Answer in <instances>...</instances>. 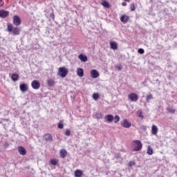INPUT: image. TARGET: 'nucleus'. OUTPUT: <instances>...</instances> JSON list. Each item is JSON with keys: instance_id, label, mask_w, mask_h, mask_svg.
<instances>
[{"instance_id": "f257e3e1", "label": "nucleus", "mask_w": 177, "mask_h": 177, "mask_svg": "<svg viewBox=\"0 0 177 177\" xmlns=\"http://www.w3.org/2000/svg\"><path fill=\"white\" fill-rule=\"evenodd\" d=\"M67 74H68V69L66 67H60L58 69V75L61 77V78H66L67 77Z\"/></svg>"}, {"instance_id": "f03ea898", "label": "nucleus", "mask_w": 177, "mask_h": 177, "mask_svg": "<svg viewBox=\"0 0 177 177\" xmlns=\"http://www.w3.org/2000/svg\"><path fill=\"white\" fill-rule=\"evenodd\" d=\"M7 31H8V32H12L14 35H19V34H20V29H19V28H13V25L12 24L8 25Z\"/></svg>"}, {"instance_id": "7ed1b4c3", "label": "nucleus", "mask_w": 177, "mask_h": 177, "mask_svg": "<svg viewBox=\"0 0 177 177\" xmlns=\"http://www.w3.org/2000/svg\"><path fill=\"white\" fill-rule=\"evenodd\" d=\"M133 145H134V149L133 151H140L142 150V142L139 140H136L133 141Z\"/></svg>"}, {"instance_id": "20e7f679", "label": "nucleus", "mask_w": 177, "mask_h": 177, "mask_svg": "<svg viewBox=\"0 0 177 177\" xmlns=\"http://www.w3.org/2000/svg\"><path fill=\"white\" fill-rule=\"evenodd\" d=\"M31 86L33 89H39L41 88V83L38 80H33L31 83Z\"/></svg>"}, {"instance_id": "39448f33", "label": "nucleus", "mask_w": 177, "mask_h": 177, "mask_svg": "<svg viewBox=\"0 0 177 177\" xmlns=\"http://www.w3.org/2000/svg\"><path fill=\"white\" fill-rule=\"evenodd\" d=\"M120 124L123 128H131V127H132V123L129 122L127 119H124L123 121L120 122Z\"/></svg>"}, {"instance_id": "423d86ee", "label": "nucleus", "mask_w": 177, "mask_h": 177, "mask_svg": "<svg viewBox=\"0 0 177 177\" xmlns=\"http://www.w3.org/2000/svg\"><path fill=\"white\" fill-rule=\"evenodd\" d=\"M13 24L18 27V26H20L21 24V20L20 19V17L18 15H15L13 17Z\"/></svg>"}, {"instance_id": "0eeeda50", "label": "nucleus", "mask_w": 177, "mask_h": 177, "mask_svg": "<svg viewBox=\"0 0 177 177\" xmlns=\"http://www.w3.org/2000/svg\"><path fill=\"white\" fill-rule=\"evenodd\" d=\"M128 97L131 100V102H138V100L139 99L138 94L135 93L129 94Z\"/></svg>"}, {"instance_id": "6e6552de", "label": "nucleus", "mask_w": 177, "mask_h": 177, "mask_svg": "<svg viewBox=\"0 0 177 177\" xmlns=\"http://www.w3.org/2000/svg\"><path fill=\"white\" fill-rule=\"evenodd\" d=\"M19 88L21 92H23V93L27 92L28 91V85L27 84H21L19 86Z\"/></svg>"}, {"instance_id": "1a4fd4ad", "label": "nucleus", "mask_w": 177, "mask_h": 177, "mask_svg": "<svg viewBox=\"0 0 177 177\" xmlns=\"http://www.w3.org/2000/svg\"><path fill=\"white\" fill-rule=\"evenodd\" d=\"M120 21L122 23H123V24H127V23H128V21H129V17H128V15H123L120 17Z\"/></svg>"}, {"instance_id": "9d476101", "label": "nucleus", "mask_w": 177, "mask_h": 177, "mask_svg": "<svg viewBox=\"0 0 177 177\" xmlns=\"http://www.w3.org/2000/svg\"><path fill=\"white\" fill-rule=\"evenodd\" d=\"M9 16V11L5 10H0V17L5 19Z\"/></svg>"}, {"instance_id": "9b49d317", "label": "nucleus", "mask_w": 177, "mask_h": 177, "mask_svg": "<svg viewBox=\"0 0 177 177\" xmlns=\"http://www.w3.org/2000/svg\"><path fill=\"white\" fill-rule=\"evenodd\" d=\"M18 151L21 156H26L27 154V151L24 147L20 146L18 147Z\"/></svg>"}, {"instance_id": "f8f14e48", "label": "nucleus", "mask_w": 177, "mask_h": 177, "mask_svg": "<svg viewBox=\"0 0 177 177\" xmlns=\"http://www.w3.org/2000/svg\"><path fill=\"white\" fill-rule=\"evenodd\" d=\"M99 75V72H97L95 69H93L91 71V78H97Z\"/></svg>"}, {"instance_id": "ddd939ff", "label": "nucleus", "mask_w": 177, "mask_h": 177, "mask_svg": "<svg viewBox=\"0 0 177 177\" xmlns=\"http://www.w3.org/2000/svg\"><path fill=\"white\" fill-rule=\"evenodd\" d=\"M104 120H106V122H111L114 121V116L113 115H106L104 117Z\"/></svg>"}, {"instance_id": "4468645a", "label": "nucleus", "mask_w": 177, "mask_h": 177, "mask_svg": "<svg viewBox=\"0 0 177 177\" xmlns=\"http://www.w3.org/2000/svg\"><path fill=\"white\" fill-rule=\"evenodd\" d=\"M44 139L46 142H52V140H53V137L52 136V134L48 133L44 135Z\"/></svg>"}, {"instance_id": "2eb2a0df", "label": "nucleus", "mask_w": 177, "mask_h": 177, "mask_svg": "<svg viewBox=\"0 0 177 177\" xmlns=\"http://www.w3.org/2000/svg\"><path fill=\"white\" fill-rule=\"evenodd\" d=\"M84 175V171L80 169H77L75 171V177H82Z\"/></svg>"}, {"instance_id": "dca6fc26", "label": "nucleus", "mask_w": 177, "mask_h": 177, "mask_svg": "<svg viewBox=\"0 0 177 177\" xmlns=\"http://www.w3.org/2000/svg\"><path fill=\"white\" fill-rule=\"evenodd\" d=\"M111 49H113V50H115L118 49V44L115 41H111L110 43Z\"/></svg>"}, {"instance_id": "f3484780", "label": "nucleus", "mask_w": 177, "mask_h": 177, "mask_svg": "<svg viewBox=\"0 0 177 177\" xmlns=\"http://www.w3.org/2000/svg\"><path fill=\"white\" fill-rule=\"evenodd\" d=\"M158 132V128L156 125H152L151 127V134L152 135H157V133Z\"/></svg>"}, {"instance_id": "a211bd4d", "label": "nucleus", "mask_w": 177, "mask_h": 177, "mask_svg": "<svg viewBox=\"0 0 177 177\" xmlns=\"http://www.w3.org/2000/svg\"><path fill=\"white\" fill-rule=\"evenodd\" d=\"M78 58L80 59V60H81V62H88V57H86V55H84L83 54H80L78 56Z\"/></svg>"}, {"instance_id": "6ab92c4d", "label": "nucleus", "mask_w": 177, "mask_h": 177, "mask_svg": "<svg viewBox=\"0 0 177 177\" xmlns=\"http://www.w3.org/2000/svg\"><path fill=\"white\" fill-rule=\"evenodd\" d=\"M101 5H102V6H104V8H110V3H109V1L106 0H101Z\"/></svg>"}, {"instance_id": "aec40b11", "label": "nucleus", "mask_w": 177, "mask_h": 177, "mask_svg": "<svg viewBox=\"0 0 177 177\" xmlns=\"http://www.w3.org/2000/svg\"><path fill=\"white\" fill-rule=\"evenodd\" d=\"M77 74L78 75V77H84V69L79 68L77 70Z\"/></svg>"}, {"instance_id": "412c9836", "label": "nucleus", "mask_w": 177, "mask_h": 177, "mask_svg": "<svg viewBox=\"0 0 177 177\" xmlns=\"http://www.w3.org/2000/svg\"><path fill=\"white\" fill-rule=\"evenodd\" d=\"M60 157L62 158H64L67 156V151L66 149H61L60 152Z\"/></svg>"}, {"instance_id": "4be33fe9", "label": "nucleus", "mask_w": 177, "mask_h": 177, "mask_svg": "<svg viewBox=\"0 0 177 177\" xmlns=\"http://www.w3.org/2000/svg\"><path fill=\"white\" fill-rule=\"evenodd\" d=\"M0 124H3L5 129L8 128V125L10 124V122L7 120H3L2 122H0Z\"/></svg>"}, {"instance_id": "5701e85b", "label": "nucleus", "mask_w": 177, "mask_h": 177, "mask_svg": "<svg viewBox=\"0 0 177 177\" xmlns=\"http://www.w3.org/2000/svg\"><path fill=\"white\" fill-rule=\"evenodd\" d=\"M11 80L16 82V81H19V75L16 73H13L11 76Z\"/></svg>"}, {"instance_id": "b1692460", "label": "nucleus", "mask_w": 177, "mask_h": 177, "mask_svg": "<svg viewBox=\"0 0 177 177\" xmlns=\"http://www.w3.org/2000/svg\"><path fill=\"white\" fill-rule=\"evenodd\" d=\"M55 80H52V79H48L47 80V84L48 85V86H53V85H55Z\"/></svg>"}, {"instance_id": "393cba45", "label": "nucleus", "mask_w": 177, "mask_h": 177, "mask_svg": "<svg viewBox=\"0 0 177 177\" xmlns=\"http://www.w3.org/2000/svg\"><path fill=\"white\" fill-rule=\"evenodd\" d=\"M147 154H149V156H151L153 154V148H151V147H150V145H149L147 147Z\"/></svg>"}, {"instance_id": "a878e982", "label": "nucleus", "mask_w": 177, "mask_h": 177, "mask_svg": "<svg viewBox=\"0 0 177 177\" xmlns=\"http://www.w3.org/2000/svg\"><path fill=\"white\" fill-rule=\"evenodd\" d=\"M167 110L170 114H175V113H176V110L175 109L167 108Z\"/></svg>"}, {"instance_id": "bb28decb", "label": "nucleus", "mask_w": 177, "mask_h": 177, "mask_svg": "<svg viewBox=\"0 0 177 177\" xmlns=\"http://www.w3.org/2000/svg\"><path fill=\"white\" fill-rule=\"evenodd\" d=\"M58 160L56 159H51L50 160V165H57Z\"/></svg>"}, {"instance_id": "cd10ccee", "label": "nucleus", "mask_w": 177, "mask_h": 177, "mask_svg": "<svg viewBox=\"0 0 177 177\" xmlns=\"http://www.w3.org/2000/svg\"><path fill=\"white\" fill-rule=\"evenodd\" d=\"M99 97H100V95H99V93H94L93 94V99H94L95 100H97L99 99Z\"/></svg>"}, {"instance_id": "c85d7f7f", "label": "nucleus", "mask_w": 177, "mask_h": 177, "mask_svg": "<svg viewBox=\"0 0 177 177\" xmlns=\"http://www.w3.org/2000/svg\"><path fill=\"white\" fill-rule=\"evenodd\" d=\"M113 120L115 124H117V122H120V116L118 115H115V117H113Z\"/></svg>"}, {"instance_id": "c756f323", "label": "nucleus", "mask_w": 177, "mask_h": 177, "mask_svg": "<svg viewBox=\"0 0 177 177\" xmlns=\"http://www.w3.org/2000/svg\"><path fill=\"white\" fill-rule=\"evenodd\" d=\"M151 99H153V95L149 94V95H147V102L151 100Z\"/></svg>"}, {"instance_id": "7c9ffc66", "label": "nucleus", "mask_w": 177, "mask_h": 177, "mask_svg": "<svg viewBox=\"0 0 177 177\" xmlns=\"http://www.w3.org/2000/svg\"><path fill=\"white\" fill-rule=\"evenodd\" d=\"M57 127L59 128V129H63V128L64 127V125L63 124V123H58Z\"/></svg>"}, {"instance_id": "2f4dec72", "label": "nucleus", "mask_w": 177, "mask_h": 177, "mask_svg": "<svg viewBox=\"0 0 177 177\" xmlns=\"http://www.w3.org/2000/svg\"><path fill=\"white\" fill-rule=\"evenodd\" d=\"M65 135L66 136H70V135H71V131L68 129L65 131Z\"/></svg>"}, {"instance_id": "473e14b6", "label": "nucleus", "mask_w": 177, "mask_h": 177, "mask_svg": "<svg viewBox=\"0 0 177 177\" xmlns=\"http://www.w3.org/2000/svg\"><path fill=\"white\" fill-rule=\"evenodd\" d=\"M138 52L140 55H143V53H145V50L143 48H139Z\"/></svg>"}, {"instance_id": "72a5a7b5", "label": "nucleus", "mask_w": 177, "mask_h": 177, "mask_svg": "<svg viewBox=\"0 0 177 177\" xmlns=\"http://www.w3.org/2000/svg\"><path fill=\"white\" fill-rule=\"evenodd\" d=\"M142 111H139L138 112V117H139L140 118L143 119V115H142Z\"/></svg>"}, {"instance_id": "f704fd0d", "label": "nucleus", "mask_w": 177, "mask_h": 177, "mask_svg": "<svg viewBox=\"0 0 177 177\" xmlns=\"http://www.w3.org/2000/svg\"><path fill=\"white\" fill-rule=\"evenodd\" d=\"M95 118H97L98 120H100V118H102V113H96L95 114Z\"/></svg>"}, {"instance_id": "c9c22d12", "label": "nucleus", "mask_w": 177, "mask_h": 177, "mask_svg": "<svg viewBox=\"0 0 177 177\" xmlns=\"http://www.w3.org/2000/svg\"><path fill=\"white\" fill-rule=\"evenodd\" d=\"M130 9L131 10V12H133L135 10V4H131L130 6Z\"/></svg>"}, {"instance_id": "e433bc0d", "label": "nucleus", "mask_w": 177, "mask_h": 177, "mask_svg": "<svg viewBox=\"0 0 177 177\" xmlns=\"http://www.w3.org/2000/svg\"><path fill=\"white\" fill-rule=\"evenodd\" d=\"M128 165H129V167H133V165H135V162L130 161V162H129Z\"/></svg>"}, {"instance_id": "4c0bfd02", "label": "nucleus", "mask_w": 177, "mask_h": 177, "mask_svg": "<svg viewBox=\"0 0 177 177\" xmlns=\"http://www.w3.org/2000/svg\"><path fill=\"white\" fill-rule=\"evenodd\" d=\"M50 19H55V13L52 12L50 15Z\"/></svg>"}, {"instance_id": "58836bf2", "label": "nucleus", "mask_w": 177, "mask_h": 177, "mask_svg": "<svg viewBox=\"0 0 177 177\" xmlns=\"http://www.w3.org/2000/svg\"><path fill=\"white\" fill-rule=\"evenodd\" d=\"M5 3L3 2V0H0V6H3V4H4Z\"/></svg>"}, {"instance_id": "ea45409f", "label": "nucleus", "mask_w": 177, "mask_h": 177, "mask_svg": "<svg viewBox=\"0 0 177 177\" xmlns=\"http://www.w3.org/2000/svg\"><path fill=\"white\" fill-rule=\"evenodd\" d=\"M122 6H127V3H126V2H123V3H122Z\"/></svg>"}, {"instance_id": "a19ab883", "label": "nucleus", "mask_w": 177, "mask_h": 177, "mask_svg": "<svg viewBox=\"0 0 177 177\" xmlns=\"http://www.w3.org/2000/svg\"><path fill=\"white\" fill-rule=\"evenodd\" d=\"M141 129H144V130H146V127H145V126H142V127H141Z\"/></svg>"}, {"instance_id": "79ce46f5", "label": "nucleus", "mask_w": 177, "mask_h": 177, "mask_svg": "<svg viewBox=\"0 0 177 177\" xmlns=\"http://www.w3.org/2000/svg\"><path fill=\"white\" fill-rule=\"evenodd\" d=\"M118 69L119 70V71H120V70H121V66H118Z\"/></svg>"}]
</instances>
